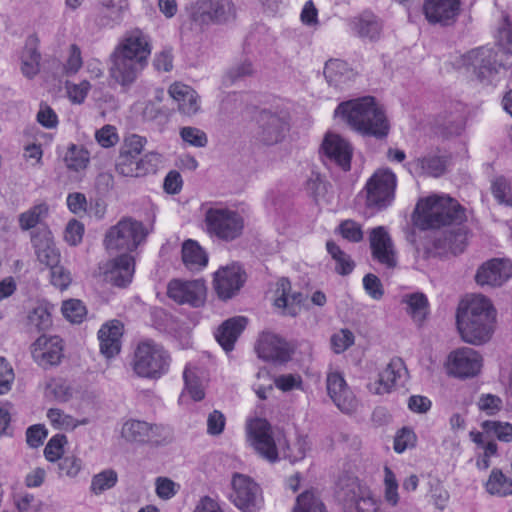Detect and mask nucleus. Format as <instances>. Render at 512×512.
Listing matches in <instances>:
<instances>
[{"mask_svg":"<svg viewBox=\"0 0 512 512\" xmlns=\"http://www.w3.org/2000/svg\"><path fill=\"white\" fill-rule=\"evenodd\" d=\"M466 220L465 209L449 196L432 195L420 199L413 215L414 225L420 230H440L425 245L423 257H443L460 254L466 246V234L461 227Z\"/></svg>","mask_w":512,"mask_h":512,"instance_id":"obj_1","label":"nucleus"},{"mask_svg":"<svg viewBox=\"0 0 512 512\" xmlns=\"http://www.w3.org/2000/svg\"><path fill=\"white\" fill-rule=\"evenodd\" d=\"M150 54L149 37L144 32L140 29L127 32L109 57V76L128 89L146 66Z\"/></svg>","mask_w":512,"mask_h":512,"instance_id":"obj_2","label":"nucleus"},{"mask_svg":"<svg viewBox=\"0 0 512 512\" xmlns=\"http://www.w3.org/2000/svg\"><path fill=\"white\" fill-rule=\"evenodd\" d=\"M335 115H341L357 132L377 139L386 138L390 125L386 114L372 96H365L339 104Z\"/></svg>","mask_w":512,"mask_h":512,"instance_id":"obj_3","label":"nucleus"},{"mask_svg":"<svg viewBox=\"0 0 512 512\" xmlns=\"http://www.w3.org/2000/svg\"><path fill=\"white\" fill-rule=\"evenodd\" d=\"M495 310L488 298L473 296L457 312V327L462 339L470 344L487 342L493 333Z\"/></svg>","mask_w":512,"mask_h":512,"instance_id":"obj_4","label":"nucleus"},{"mask_svg":"<svg viewBox=\"0 0 512 512\" xmlns=\"http://www.w3.org/2000/svg\"><path fill=\"white\" fill-rule=\"evenodd\" d=\"M170 364L169 352L163 345L152 339L139 342L135 348L132 368L135 374L141 378L160 379L168 373Z\"/></svg>","mask_w":512,"mask_h":512,"instance_id":"obj_5","label":"nucleus"},{"mask_svg":"<svg viewBox=\"0 0 512 512\" xmlns=\"http://www.w3.org/2000/svg\"><path fill=\"white\" fill-rule=\"evenodd\" d=\"M148 235L142 222L132 218H123L105 234L104 245L109 252L135 250Z\"/></svg>","mask_w":512,"mask_h":512,"instance_id":"obj_6","label":"nucleus"},{"mask_svg":"<svg viewBox=\"0 0 512 512\" xmlns=\"http://www.w3.org/2000/svg\"><path fill=\"white\" fill-rule=\"evenodd\" d=\"M207 232L223 241H233L244 229L243 217L228 208H209L205 213Z\"/></svg>","mask_w":512,"mask_h":512,"instance_id":"obj_7","label":"nucleus"},{"mask_svg":"<svg viewBox=\"0 0 512 512\" xmlns=\"http://www.w3.org/2000/svg\"><path fill=\"white\" fill-rule=\"evenodd\" d=\"M248 437L255 451L269 462L278 460V448L281 446V438L284 437L281 430H274L266 419L256 418L248 424Z\"/></svg>","mask_w":512,"mask_h":512,"instance_id":"obj_8","label":"nucleus"},{"mask_svg":"<svg viewBox=\"0 0 512 512\" xmlns=\"http://www.w3.org/2000/svg\"><path fill=\"white\" fill-rule=\"evenodd\" d=\"M192 23L200 28L222 24L235 17L232 0H197L188 9Z\"/></svg>","mask_w":512,"mask_h":512,"instance_id":"obj_9","label":"nucleus"},{"mask_svg":"<svg viewBox=\"0 0 512 512\" xmlns=\"http://www.w3.org/2000/svg\"><path fill=\"white\" fill-rule=\"evenodd\" d=\"M466 63L472 69L476 79L483 84H491L506 68V64L494 48L482 46L469 51L466 55Z\"/></svg>","mask_w":512,"mask_h":512,"instance_id":"obj_10","label":"nucleus"},{"mask_svg":"<svg viewBox=\"0 0 512 512\" xmlns=\"http://www.w3.org/2000/svg\"><path fill=\"white\" fill-rule=\"evenodd\" d=\"M256 121V139L267 146L280 143L290 129L289 115L283 110L263 109Z\"/></svg>","mask_w":512,"mask_h":512,"instance_id":"obj_11","label":"nucleus"},{"mask_svg":"<svg viewBox=\"0 0 512 512\" xmlns=\"http://www.w3.org/2000/svg\"><path fill=\"white\" fill-rule=\"evenodd\" d=\"M396 188V176L390 170H378L367 181L366 206L382 210L391 205Z\"/></svg>","mask_w":512,"mask_h":512,"instance_id":"obj_12","label":"nucleus"},{"mask_svg":"<svg viewBox=\"0 0 512 512\" xmlns=\"http://www.w3.org/2000/svg\"><path fill=\"white\" fill-rule=\"evenodd\" d=\"M231 501L242 512H258L262 506L263 498L261 488L249 476L235 473L231 481Z\"/></svg>","mask_w":512,"mask_h":512,"instance_id":"obj_13","label":"nucleus"},{"mask_svg":"<svg viewBox=\"0 0 512 512\" xmlns=\"http://www.w3.org/2000/svg\"><path fill=\"white\" fill-rule=\"evenodd\" d=\"M207 288L205 281L173 279L168 283L167 295L178 304L201 307L206 300Z\"/></svg>","mask_w":512,"mask_h":512,"instance_id":"obj_14","label":"nucleus"},{"mask_svg":"<svg viewBox=\"0 0 512 512\" xmlns=\"http://www.w3.org/2000/svg\"><path fill=\"white\" fill-rule=\"evenodd\" d=\"M462 0H424L423 13L428 23L449 27L457 22Z\"/></svg>","mask_w":512,"mask_h":512,"instance_id":"obj_15","label":"nucleus"},{"mask_svg":"<svg viewBox=\"0 0 512 512\" xmlns=\"http://www.w3.org/2000/svg\"><path fill=\"white\" fill-rule=\"evenodd\" d=\"M246 282V274L239 265L221 267L214 274L213 287L221 300L237 295Z\"/></svg>","mask_w":512,"mask_h":512,"instance_id":"obj_16","label":"nucleus"},{"mask_svg":"<svg viewBox=\"0 0 512 512\" xmlns=\"http://www.w3.org/2000/svg\"><path fill=\"white\" fill-rule=\"evenodd\" d=\"M31 354L35 363L43 369L58 366L63 358L62 339L43 334L32 344Z\"/></svg>","mask_w":512,"mask_h":512,"instance_id":"obj_17","label":"nucleus"},{"mask_svg":"<svg viewBox=\"0 0 512 512\" xmlns=\"http://www.w3.org/2000/svg\"><path fill=\"white\" fill-rule=\"evenodd\" d=\"M482 366L480 354L472 348H461L449 355L448 370L458 378L476 376Z\"/></svg>","mask_w":512,"mask_h":512,"instance_id":"obj_18","label":"nucleus"},{"mask_svg":"<svg viewBox=\"0 0 512 512\" xmlns=\"http://www.w3.org/2000/svg\"><path fill=\"white\" fill-rule=\"evenodd\" d=\"M372 257L388 269L397 265L396 251L393 241L383 226H378L370 231L369 235Z\"/></svg>","mask_w":512,"mask_h":512,"instance_id":"obj_19","label":"nucleus"},{"mask_svg":"<svg viewBox=\"0 0 512 512\" xmlns=\"http://www.w3.org/2000/svg\"><path fill=\"white\" fill-rule=\"evenodd\" d=\"M134 272V258L127 253L109 260L103 267L104 280L120 288L131 283Z\"/></svg>","mask_w":512,"mask_h":512,"instance_id":"obj_20","label":"nucleus"},{"mask_svg":"<svg viewBox=\"0 0 512 512\" xmlns=\"http://www.w3.org/2000/svg\"><path fill=\"white\" fill-rule=\"evenodd\" d=\"M326 386L328 395L342 412L350 414L357 409L358 402L340 373H329L326 379Z\"/></svg>","mask_w":512,"mask_h":512,"instance_id":"obj_21","label":"nucleus"},{"mask_svg":"<svg viewBox=\"0 0 512 512\" xmlns=\"http://www.w3.org/2000/svg\"><path fill=\"white\" fill-rule=\"evenodd\" d=\"M258 357L271 362L284 363L291 358L288 343L273 333H263L255 347Z\"/></svg>","mask_w":512,"mask_h":512,"instance_id":"obj_22","label":"nucleus"},{"mask_svg":"<svg viewBox=\"0 0 512 512\" xmlns=\"http://www.w3.org/2000/svg\"><path fill=\"white\" fill-rule=\"evenodd\" d=\"M321 149L324 156L331 163L336 164L343 171L351 168L352 148L341 136L328 133L322 143Z\"/></svg>","mask_w":512,"mask_h":512,"instance_id":"obj_23","label":"nucleus"},{"mask_svg":"<svg viewBox=\"0 0 512 512\" xmlns=\"http://www.w3.org/2000/svg\"><path fill=\"white\" fill-rule=\"evenodd\" d=\"M512 276L510 263L503 259H491L483 263L477 270L475 280L477 284L484 286H501Z\"/></svg>","mask_w":512,"mask_h":512,"instance_id":"obj_24","label":"nucleus"},{"mask_svg":"<svg viewBox=\"0 0 512 512\" xmlns=\"http://www.w3.org/2000/svg\"><path fill=\"white\" fill-rule=\"evenodd\" d=\"M406 372L404 363L400 358L392 359L386 368L379 373L378 379L368 383L367 388L376 395L389 393Z\"/></svg>","mask_w":512,"mask_h":512,"instance_id":"obj_25","label":"nucleus"},{"mask_svg":"<svg viewBox=\"0 0 512 512\" xmlns=\"http://www.w3.org/2000/svg\"><path fill=\"white\" fill-rule=\"evenodd\" d=\"M411 173L418 176L440 177L446 172L448 166V158L445 155L428 153L421 157L415 158L408 164Z\"/></svg>","mask_w":512,"mask_h":512,"instance_id":"obj_26","label":"nucleus"},{"mask_svg":"<svg viewBox=\"0 0 512 512\" xmlns=\"http://www.w3.org/2000/svg\"><path fill=\"white\" fill-rule=\"evenodd\" d=\"M275 306L284 309V314L296 316L301 309V303L305 297L301 292L291 293V283L287 278H281L277 282L275 291Z\"/></svg>","mask_w":512,"mask_h":512,"instance_id":"obj_27","label":"nucleus"},{"mask_svg":"<svg viewBox=\"0 0 512 512\" xmlns=\"http://www.w3.org/2000/svg\"><path fill=\"white\" fill-rule=\"evenodd\" d=\"M168 93L177 102L180 113L193 116L200 110L199 96L190 86L174 83L170 86Z\"/></svg>","mask_w":512,"mask_h":512,"instance_id":"obj_28","label":"nucleus"},{"mask_svg":"<svg viewBox=\"0 0 512 512\" xmlns=\"http://www.w3.org/2000/svg\"><path fill=\"white\" fill-rule=\"evenodd\" d=\"M122 330V324L119 321L114 320L102 325L98 331L100 352L106 358H112L119 353Z\"/></svg>","mask_w":512,"mask_h":512,"instance_id":"obj_29","label":"nucleus"},{"mask_svg":"<svg viewBox=\"0 0 512 512\" xmlns=\"http://www.w3.org/2000/svg\"><path fill=\"white\" fill-rule=\"evenodd\" d=\"M247 324V319L243 316L232 317L224 321L215 333V338L221 347L230 352L234 349V344Z\"/></svg>","mask_w":512,"mask_h":512,"instance_id":"obj_30","label":"nucleus"},{"mask_svg":"<svg viewBox=\"0 0 512 512\" xmlns=\"http://www.w3.org/2000/svg\"><path fill=\"white\" fill-rule=\"evenodd\" d=\"M437 126L445 136L459 135L465 126V109L461 103H456L445 110L436 120Z\"/></svg>","mask_w":512,"mask_h":512,"instance_id":"obj_31","label":"nucleus"},{"mask_svg":"<svg viewBox=\"0 0 512 512\" xmlns=\"http://www.w3.org/2000/svg\"><path fill=\"white\" fill-rule=\"evenodd\" d=\"M32 243L40 263L49 268L60 263V252L56 248L50 232L34 235Z\"/></svg>","mask_w":512,"mask_h":512,"instance_id":"obj_32","label":"nucleus"},{"mask_svg":"<svg viewBox=\"0 0 512 512\" xmlns=\"http://www.w3.org/2000/svg\"><path fill=\"white\" fill-rule=\"evenodd\" d=\"M324 77L330 86L342 88L354 80L356 73L349 65L339 59H330L325 63Z\"/></svg>","mask_w":512,"mask_h":512,"instance_id":"obj_33","label":"nucleus"},{"mask_svg":"<svg viewBox=\"0 0 512 512\" xmlns=\"http://www.w3.org/2000/svg\"><path fill=\"white\" fill-rule=\"evenodd\" d=\"M41 54L38 51V40L35 36L26 39L21 54V71L27 78H33L40 70Z\"/></svg>","mask_w":512,"mask_h":512,"instance_id":"obj_34","label":"nucleus"},{"mask_svg":"<svg viewBox=\"0 0 512 512\" xmlns=\"http://www.w3.org/2000/svg\"><path fill=\"white\" fill-rule=\"evenodd\" d=\"M182 260L191 271H199L208 263V256L197 241L186 240L182 245Z\"/></svg>","mask_w":512,"mask_h":512,"instance_id":"obj_35","label":"nucleus"},{"mask_svg":"<svg viewBox=\"0 0 512 512\" xmlns=\"http://www.w3.org/2000/svg\"><path fill=\"white\" fill-rule=\"evenodd\" d=\"M352 28L359 37L375 40L380 36L382 25L375 15L363 13L352 21Z\"/></svg>","mask_w":512,"mask_h":512,"instance_id":"obj_36","label":"nucleus"},{"mask_svg":"<svg viewBox=\"0 0 512 512\" xmlns=\"http://www.w3.org/2000/svg\"><path fill=\"white\" fill-rule=\"evenodd\" d=\"M402 303L407 305L406 311L413 321L421 325L428 314V299L425 294L416 292L405 295Z\"/></svg>","mask_w":512,"mask_h":512,"instance_id":"obj_37","label":"nucleus"},{"mask_svg":"<svg viewBox=\"0 0 512 512\" xmlns=\"http://www.w3.org/2000/svg\"><path fill=\"white\" fill-rule=\"evenodd\" d=\"M363 488L358 479L355 477H344L341 478L338 482V490L337 496L338 498L345 503V505H350L352 502H355V499L365 490Z\"/></svg>","mask_w":512,"mask_h":512,"instance_id":"obj_38","label":"nucleus"},{"mask_svg":"<svg viewBox=\"0 0 512 512\" xmlns=\"http://www.w3.org/2000/svg\"><path fill=\"white\" fill-rule=\"evenodd\" d=\"M486 489L492 495L507 496L512 494V479L507 478L501 470L493 469L486 482Z\"/></svg>","mask_w":512,"mask_h":512,"instance_id":"obj_39","label":"nucleus"},{"mask_svg":"<svg viewBox=\"0 0 512 512\" xmlns=\"http://www.w3.org/2000/svg\"><path fill=\"white\" fill-rule=\"evenodd\" d=\"M27 329L30 332H43L52 326V318L48 309L38 306L29 312L27 316Z\"/></svg>","mask_w":512,"mask_h":512,"instance_id":"obj_40","label":"nucleus"},{"mask_svg":"<svg viewBox=\"0 0 512 512\" xmlns=\"http://www.w3.org/2000/svg\"><path fill=\"white\" fill-rule=\"evenodd\" d=\"M326 248L332 259L336 262L335 270L340 275H348L354 269V262L335 242L327 241Z\"/></svg>","mask_w":512,"mask_h":512,"instance_id":"obj_41","label":"nucleus"},{"mask_svg":"<svg viewBox=\"0 0 512 512\" xmlns=\"http://www.w3.org/2000/svg\"><path fill=\"white\" fill-rule=\"evenodd\" d=\"M64 162L69 170L75 172L84 170L89 163L88 151L83 147L71 144L65 153Z\"/></svg>","mask_w":512,"mask_h":512,"instance_id":"obj_42","label":"nucleus"},{"mask_svg":"<svg viewBox=\"0 0 512 512\" xmlns=\"http://www.w3.org/2000/svg\"><path fill=\"white\" fill-rule=\"evenodd\" d=\"M149 423L139 420H129L122 427V436L127 441L146 443Z\"/></svg>","mask_w":512,"mask_h":512,"instance_id":"obj_43","label":"nucleus"},{"mask_svg":"<svg viewBox=\"0 0 512 512\" xmlns=\"http://www.w3.org/2000/svg\"><path fill=\"white\" fill-rule=\"evenodd\" d=\"M72 388L66 380L51 378L45 384V396L59 402H67L72 397Z\"/></svg>","mask_w":512,"mask_h":512,"instance_id":"obj_44","label":"nucleus"},{"mask_svg":"<svg viewBox=\"0 0 512 512\" xmlns=\"http://www.w3.org/2000/svg\"><path fill=\"white\" fill-rule=\"evenodd\" d=\"M293 512H326L321 499L311 491H305L297 497Z\"/></svg>","mask_w":512,"mask_h":512,"instance_id":"obj_45","label":"nucleus"},{"mask_svg":"<svg viewBox=\"0 0 512 512\" xmlns=\"http://www.w3.org/2000/svg\"><path fill=\"white\" fill-rule=\"evenodd\" d=\"M185 382V391L190 395L194 401H201L205 397V391L201 379L197 376L196 372L189 367H186L183 372Z\"/></svg>","mask_w":512,"mask_h":512,"instance_id":"obj_46","label":"nucleus"},{"mask_svg":"<svg viewBox=\"0 0 512 512\" xmlns=\"http://www.w3.org/2000/svg\"><path fill=\"white\" fill-rule=\"evenodd\" d=\"M48 214V206L45 203L35 205L19 216L20 227L23 230L34 228Z\"/></svg>","mask_w":512,"mask_h":512,"instance_id":"obj_47","label":"nucleus"},{"mask_svg":"<svg viewBox=\"0 0 512 512\" xmlns=\"http://www.w3.org/2000/svg\"><path fill=\"white\" fill-rule=\"evenodd\" d=\"M482 429L497 437L500 441H512V424L494 420H486L481 424Z\"/></svg>","mask_w":512,"mask_h":512,"instance_id":"obj_48","label":"nucleus"},{"mask_svg":"<svg viewBox=\"0 0 512 512\" xmlns=\"http://www.w3.org/2000/svg\"><path fill=\"white\" fill-rule=\"evenodd\" d=\"M117 479V473L114 470H104L93 477L91 482V490L95 494H100L114 487L117 483Z\"/></svg>","mask_w":512,"mask_h":512,"instance_id":"obj_49","label":"nucleus"},{"mask_svg":"<svg viewBox=\"0 0 512 512\" xmlns=\"http://www.w3.org/2000/svg\"><path fill=\"white\" fill-rule=\"evenodd\" d=\"M285 443V450H284V457L288 458L291 462H296L299 460H302L306 452L310 449V445L308 442L307 436L299 435L291 447L286 440H284Z\"/></svg>","mask_w":512,"mask_h":512,"instance_id":"obj_50","label":"nucleus"},{"mask_svg":"<svg viewBox=\"0 0 512 512\" xmlns=\"http://www.w3.org/2000/svg\"><path fill=\"white\" fill-rule=\"evenodd\" d=\"M62 313L71 323H81L86 315V308L80 300L70 299L63 302Z\"/></svg>","mask_w":512,"mask_h":512,"instance_id":"obj_51","label":"nucleus"},{"mask_svg":"<svg viewBox=\"0 0 512 512\" xmlns=\"http://www.w3.org/2000/svg\"><path fill=\"white\" fill-rule=\"evenodd\" d=\"M138 158L135 155H119L115 164L116 171L125 177H138Z\"/></svg>","mask_w":512,"mask_h":512,"instance_id":"obj_52","label":"nucleus"},{"mask_svg":"<svg viewBox=\"0 0 512 512\" xmlns=\"http://www.w3.org/2000/svg\"><path fill=\"white\" fill-rule=\"evenodd\" d=\"M67 442L66 436L57 434L53 436L47 443L44 449V455L50 462L61 459L64 452V444Z\"/></svg>","mask_w":512,"mask_h":512,"instance_id":"obj_53","label":"nucleus"},{"mask_svg":"<svg viewBox=\"0 0 512 512\" xmlns=\"http://www.w3.org/2000/svg\"><path fill=\"white\" fill-rule=\"evenodd\" d=\"M255 70L253 64L250 60H243L241 62L235 63L233 66L229 68L226 73V80L230 83H235L238 80H241L245 77L252 76Z\"/></svg>","mask_w":512,"mask_h":512,"instance_id":"obj_54","label":"nucleus"},{"mask_svg":"<svg viewBox=\"0 0 512 512\" xmlns=\"http://www.w3.org/2000/svg\"><path fill=\"white\" fill-rule=\"evenodd\" d=\"M147 434L146 443L153 445L167 444L172 440V430L168 426L149 424Z\"/></svg>","mask_w":512,"mask_h":512,"instance_id":"obj_55","label":"nucleus"},{"mask_svg":"<svg viewBox=\"0 0 512 512\" xmlns=\"http://www.w3.org/2000/svg\"><path fill=\"white\" fill-rule=\"evenodd\" d=\"M338 230L342 237L350 242L358 243L363 240L361 225L354 220L347 219L342 221Z\"/></svg>","mask_w":512,"mask_h":512,"instance_id":"obj_56","label":"nucleus"},{"mask_svg":"<svg viewBox=\"0 0 512 512\" xmlns=\"http://www.w3.org/2000/svg\"><path fill=\"white\" fill-rule=\"evenodd\" d=\"M492 194L501 204L512 206V183L498 178L492 185Z\"/></svg>","mask_w":512,"mask_h":512,"instance_id":"obj_57","label":"nucleus"},{"mask_svg":"<svg viewBox=\"0 0 512 512\" xmlns=\"http://www.w3.org/2000/svg\"><path fill=\"white\" fill-rule=\"evenodd\" d=\"M496 44L504 55H512V24L507 19L498 30Z\"/></svg>","mask_w":512,"mask_h":512,"instance_id":"obj_58","label":"nucleus"},{"mask_svg":"<svg viewBox=\"0 0 512 512\" xmlns=\"http://www.w3.org/2000/svg\"><path fill=\"white\" fill-rule=\"evenodd\" d=\"M146 138L137 134H131L124 139L119 155L139 156L146 144Z\"/></svg>","mask_w":512,"mask_h":512,"instance_id":"obj_59","label":"nucleus"},{"mask_svg":"<svg viewBox=\"0 0 512 512\" xmlns=\"http://www.w3.org/2000/svg\"><path fill=\"white\" fill-rule=\"evenodd\" d=\"M477 406L485 414L495 415L502 410L503 401L497 395L482 394L477 401Z\"/></svg>","mask_w":512,"mask_h":512,"instance_id":"obj_60","label":"nucleus"},{"mask_svg":"<svg viewBox=\"0 0 512 512\" xmlns=\"http://www.w3.org/2000/svg\"><path fill=\"white\" fill-rule=\"evenodd\" d=\"M180 136L184 142L195 147H204L208 142L205 132L196 127L181 128Z\"/></svg>","mask_w":512,"mask_h":512,"instance_id":"obj_61","label":"nucleus"},{"mask_svg":"<svg viewBox=\"0 0 512 512\" xmlns=\"http://www.w3.org/2000/svg\"><path fill=\"white\" fill-rule=\"evenodd\" d=\"M354 344V334L349 329H341L331 337V346L339 354Z\"/></svg>","mask_w":512,"mask_h":512,"instance_id":"obj_62","label":"nucleus"},{"mask_svg":"<svg viewBox=\"0 0 512 512\" xmlns=\"http://www.w3.org/2000/svg\"><path fill=\"white\" fill-rule=\"evenodd\" d=\"M416 441L415 433L407 427L398 431L394 439V450L397 453L404 452L407 448L414 446Z\"/></svg>","mask_w":512,"mask_h":512,"instance_id":"obj_63","label":"nucleus"},{"mask_svg":"<svg viewBox=\"0 0 512 512\" xmlns=\"http://www.w3.org/2000/svg\"><path fill=\"white\" fill-rule=\"evenodd\" d=\"M350 510L356 512H375L376 505L373 498L369 495V491L365 489L358 497L355 502H352L347 506Z\"/></svg>","mask_w":512,"mask_h":512,"instance_id":"obj_64","label":"nucleus"}]
</instances>
